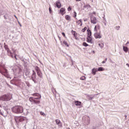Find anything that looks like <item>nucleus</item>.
I'll list each match as a JSON object with an SVG mask.
<instances>
[{
    "mask_svg": "<svg viewBox=\"0 0 129 129\" xmlns=\"http://www.w3.org/2000/svg\"><path fill=\"white\" fill-rule=\"evenodd\" d=\"M11 68H12L13 73L16 76H18V75H20L22 73V68L19 64H17L14 66V67H11Z\"/></svg>",
    "mask_w": 129,
    "mask_h": 129,
    "instance_id": "f257e3e1",
    "label": "nucleus"
},
{
    "mask_svg": "<svg viewBox=\"0 0 129 129\" xmlns=\"http://www.w3.org/2000/svg\"><path fill=\"white\" fill-rule=\"evenodd\" d=\"M12 111L14 113H23L24 112V108L21 105H16L12 108Z\"/></svg>",
    "mask_w": 129,
    "mask_h": 129,
    "instance_id": "f03ea898",
    "label": "nucleus"
},
{
    "mask_svg": "<svg viewBox=\"0 0 129 129\" xmlns=\"http://www.w3.org/2000/svg\"><path fill=\"white\" fill-rule=\"evenodd\" d=\"M1 100L2 101H10L12 98H11V95L9 94H5L1 97Z\"/></svg>",
    "mask_w": 129,
    "mask_h": 129,
    "instance_id": "7ed1b4c3",
    "label": "nucleus"
},
{
    "mask_svg": "<svg viewBox=\"0 0 129 129\" xmlns=\"http://www.w3.org/2000/svg\"><path fill=\"white\" fill-rule=\"evenodd\" d=\"M4 48L7 52L8 55L10 56L11 58H14V54L10 50V48H9V46H8V45L6 44V43H5Z\"/></svg>",
    "mask_w": 129,
    "mask_h": 129,
    "instance_id": "20e7f679",
    "label": "nucleus"
},
{
    "mask_svg": "<svg viewBox=\"0 0 129 129\" xmlns=\"http://www.w3.org/2000/svg\"><path fill=\"white\" fill-rule=\"evenodd\" d=\"M30 79H32L34 83H37V75H36V72H35V71L33 70L32 71V74L30 77Z\"/></svg>",
    "mask_w": 129,
    "mask_h": 129,
    "instance_id": "39448f33",
    "label": "nucleus"
},
{
    "mask_svg": "<svg viewBox=\"0 0 129 129\" xmlns=\"http://www.w3.org/2000/svg\"><path fill=\"white\" fill-rule=\"evenodd\" d=\"M94 36L95 39H101V38H102V35H101V33H100V31L99 32H95Z\"/></svg>",
    "mask_w": 129,
    "mask_h": 129,
    "instance_id": "423d86ee",
    "label": "nucleus"
},
{
    "mask_svg": "<svg viewBox=\"0 0 129 129\" xmlns=\"http://www.w3.org/2000/svg\"><path fill=\"white\" fill-rule=\"evenodd\" d=\"M91 22L92 24H96V23H97V19H96V17L94 16H91Z\"/></svg>",
    "mask_w": 129,
    "mask_h": 129,
    "instance_id": "0eeeda50",
    "label": "nucleus"
},
{
    "mask_svg": "<svg viewBox=\"0 0 129 129\" xmlns=\"http://www.w3.org/2000/svg\"><path fill=\"white\" fill-rule=\"evenodd\" d=\"M56 124H57L58 127H62V122L59 119H56L55 120Z\"/></svg>",
    "mask_w": 129,
    "mask_h": 129,
    "instance_id": "6e6552de",
    "label": "nucleus"
},
{
    "mask_svg": "<svg viewBox=\"0 0 129 129\" xmlns=\"http://www.w3.org/2000/svg\"><path fill=\"white\" fill-rule=\"evenodd\" d=\"M1 74L5 76V77H8V70L4 69V71L1 72Z\"/></svg>",
    "mask_w": 129,
    "mask_h": 129,
    "instance_id": "1a4fd4ad",
    "label": "nucleus"
},
{
    "mask_svg": "<svg viewBox=\"0 0 129 129\" xmlns=\"http://www.w3.org/2000/svg\"><path fill=\"white\" fill-rule=\"evenodd\" d=\"M87 42H88V43H90L91 44H93V41H92V37H91V36H87Z\"/></svg>",
    "mask_w": 129,
    "mask_h": 129,
    "instance_id": "9d476101",
    "label": "nucleus"
},
{
    "mask_svg": "<svg viewBox=\"0 0 129 129\" xmlns=\"http://www.w3.org/2000/svg\"><path fill=\"white\" fill-rule=\"evenodd\" d=\"M20 116H15L14 119L16 122V123H20Z\"/></svg>",
    "mask_w": 129,
    "mask_h": 129,
    "instance_id": "9b49d317",
    "label": "nucleus"
},
{
    "mask_svg": "<svg viewBox=\"0 0 129 129\" xmlns=\"http://www.w3.org/2000/svg\"><path fill=\"white\" fill-rule=\"evenodd\" d=\"M55 6L58 9H60V8H61V3H60V1H56Z\"/></svg>",
    "mask_w": 129,
    "mask_h": 129,
    "instance_id": "f8f14e48",
    "label": "nucleus"
},
{
    "mask_svg": "<svg viewBox=\"0 0 129 129\" xmlns=\"http://www.w3.org/2000/svg\"><path fill=\"white\" fill-rule=\"evenodd\" d=\"M76 23L77 24H78V26H80V27H81V26H82L83 25L82 20L81 19L79 20V21H77Z\"/></svg>",
    "mask_w": 129,
    "mask_h": 129,
    "instance_id": "ddd939ff",
    "label": "nucleus"
},
{
    "mask_svg": "<svg viewBox=\"0 0 129 129\" xmlns=\"http://www.w3.org/2000/svg\"><path fill=\"white\" fill-rule=\"evenodd\" d=\"M81 103H82L81 102L79 101H75V105H76L77 106L81 105Z\"/></svg>",
    "mask_w": 129,
    "mask_h": 129,
    "instance_id": "4468645a",
    "label": "nucleus"
},
{
    "mask_svg": "<svg viewBox=\"0 0 129 129\" xmlns=\"http://www.w3.org/2000/svg\"><path fill=\"white\" fill-rule=\"evenodd\" d=\"M97 69H93L92 70V74H93V75H95V74H96V72H97Z\"/></svg>",
    "mask_w": 129,
    "mask_h": 129,
    "instance_id": "2eb2a0df",
    "label": "nucleus"
},
{
    "mask_svg": "<svg viewBox=\"0 0 129 129\" xmlns=\"http://www.w3.org/2000/svg\"><path fill=\"white\" fill-rule=\"evenodd\" d=\"M65 19L66 20H67V21H69V22H70V21H71V16L69 15H66L65 17Z\"/></svg>",
    "mask_w": 129,
    "mask_h": 129,
    "instance_id": "dca6fc26",
    "label": "nucleus"
},
{
    "mask_svg": "<svg viewBox=\"0 0 129 129\" xmlns=\"http://www.w3.org/2000/svg\"><path fill=\"white\" fill-rule=\"evenodd\" d=\"M26 75L28 77H30L32 75V72L30 71H27L26 72Z\"/></svg>",
    "mask_w": 129,
    "mask_h": 129,
    "instance_id": "f3484780",
    "label": "nucleus"
},
{
    "mask_svg": "<svg viewBox=\"0 0 129 129\" xmlns=\"http://www.w3.org/2000/svg\"><path fill=\"white\" fill-rule=\"evenodd\" d=\"M123 50L124 52L127 53V52L128 51V48L126 46H123Z\"/></svg>",
    "mask_w": 129,
    "mask_h": 129,
    "instance_id": "a211bd4d",
    "label": "nucleus"
},
{
    "mask_svg": "<svg viewBox=\"0 0 129 129\" xmlns=\"http://www.w3.org/2000/svg\"><path fill=\"white\" fill-rule=\"evenodd\" d=\"M97 71H99V72H102V71H104V70H105L104 69V68H102V67H99V68L97 69Z\"/></svg>",
    "mask_w": 129,
    "mask_h": 129,
    "instance_id": "6ab92c4d",
    "label": "nucleus"
},
{
    "mask_svg": "<svg viewBox=\"0 0 129 129\" xmlns=\"http://www.w3.org/2000/svg\"><path fill=\"white\" fill-rule=\"evenodd\" d=\"M87 97L88 98V99L89 100H92V99H93V98H94V96H92V95H88Z\"/></svg>",
    "mask_w": 129,
    "mask_h": 129,
    "instance_id": "aec40b11",
    "label": "nucleus"
},
{
    "mask_svg": "<svg viewBox=\"0 0 129 129\" xmlns=\"http://www.w3.org/2000/svg\"><path fill=\"white\" fill-rule=\"evenodd\" d=\"M25 119H26V117H23V116H20V122H22L24 121V120H25Z\"/></svg>",
    "mask_w": 129,
    "mask_h": 129,
    "instance_id": "412c9836",
    "label": "nucleus"
},
{
    "mask_svg": "<svg viewBox=\"0 0 129 129\" xmlns=\"http://www.w3.org/2000/svg\"><path fill=\"white\" fill-rule=\"evenodd\" d=\"M64 12H65V8H61L60 10V13L61 15H64V14H63V13H64Z\"/></svg>",
    "mask_w": 129,
    "mask_h": 129,
    "instance_id": "4be33fe9",
    "label": "nucleus"
},
{
    "mask_svg": "<svg viewBox=\"0 0 129 129\" xmlns=\"http://www.w3.org/2000/svg\"><path fill=\"white\" fill-rule=\"evenodd\" d=\"M36 73L39 77H42V73L41 72V71L37 72Z\"/></svg>",
    "mask_w": 129,
    "mask_h": 129,
    "instance_id": "5701e85b",
    "label": "nucleus"
},
{
    "mask_svg": "<svg viewBox=\"0 0 129 129\" xmlns=\"http://www.w3.org/2000/svg\"><path fill=\"white\" fill-rule=\"evenodd\" d=\"M87 32H88V36L87 37H91V31H90V30H87Z\"/></svg>",
    "mask_w": 129,
    "mask_h": 129,
    "instance_id": "b1692460",
    "label": "nucleus"
},
{
    "mask_svg": "<svg viewBox=\"0 0 129 129\" xmlns=\"http://www.w3.org/2000/svg\"><path fill=\"white\" fill-rule=\"evenodd\" d=\"M40 102L39 100H34L33 103H35V104H39Z\"/></svg>",
    "mask_w": 129,
    "mask_h": 129,
    "instance_id": "393cba45",
    "label": "nucleus"
},
{
    "mask_svg": "<svg viewBox=\"0 0 129 129\" xmlns=\"http://www.w3.org/2000/svg\"><path fill=\"white\" fill-rule=\"evenodd\" d=\"M35 71L36 72H38L39 71H40L41 70H40V68L38 66H36L35 67Z\"/></svg>",
    "mask_w": 129,
    "mask_h": 129,
    "instance_id": "a878e982",
    "label": "nucleus"
},
{
    "mask_svg": "<svg viewBox=\"0 0 129 129\" xmlns=\"http://www.w3.org/2000/svg\"><path fill=\"white\" fill-rule=\"evenodd\" d=\"M34 100H35V99H34V97L29 98V101H30L31 102L34 103Z\"/></svg>",
    "mask_w": 129,
    "mask_h": 129,
    "instance_id": "bb28decb",
    "label": "nucleus"
},
{
    "mask_svg": "<svg viewBox=\"0 0 129 129\" xmlns=\"http://www.w3.org/2000/svg\"><path fill=\"white\" fill-rule=\"evenodd\" d=\"M33 96H37V97L41 96V95H40V94H39L38 93H34L33 94Z\"/></svg>",
    "mask_w": 129,
    "mask_h": 129,
    "instance_id": "cd10ccee",
    "label": "nucleus"
},
{
    "mask_svg": "<svg viewBox=\"0 0 129 129\" xmlns=\"http://www.w3.org/2000/svg\"><path fill=\"white\" fill-rule=\"evenodd\" d=\"M63 44L64 45H65V46H67V47H69V45L68 44V43H67V42H66V41H63Z\"/></svg>",
    "mask_w": 129,
    "mask_h": 129,
    "instance_id": "c85d7f7f",
    "label": "nucleus"
},
{
    "mask_svg": "<svg viewBox=\"0 0 129 129\" xmlns=\"http://www.w3.org/2000/svg\"><path fill=\"white\" fill-rule=\"evenodd\" d=\"M99 46L100 47L101 49H102L104 46V44H103V43H99Z\"/></svg>",
    "mask_w": 129,
    "mask_h": 129,
    "instance_id": "c756f323",
    "label": "nucleus"
},
{
    "mask_svg": "<svg viewBox=\"0 0 129 129\" xmlns=\"http://www.w3.org/2000/svg\"><path fill=\"white\" fill-rule=\"evenodd\" d=\"M34 100H39V99H40L41 98V96H38L37 97H33Z\"/></svg>",
    "mask_w": 129,
    "mask_h": 129,
    "instance_id": "7c9ffc66",
    "label": "nucleus"
},
{
    "mask_svg": "<svg viewBox=\"0 0 129 129\" xmlns=\"http://www.w3.org/2000/svg\"><path fill=\"white\" fill-rule=\"evenodd\" d=\"M83 46H84V47H87L88 46H89V45H88L86 42H83Z\"/></svg>",
    "mask_w": 129,
    "mask_h": 129,
    "instance_id": "2f4dec72",
    "label": "nucleus"
},
{
    "mask_svg": "<svg viewBox=\"0 0 129 129\" xmlns=\"http://www.w3.org/2000/svg\"><path fill=\"white\" fill-rule=\"evenodd\" d=\"M97 26H95L94 29V31L95 32V33L98 32H97Z\"/></svg>",
    "mask_w": 129,
    "mask_h": 129,
    "instance_id": "473e14b6",
    "label": "nucleus"
},
{
    "mask_svg": "<svg viewBox=\"0 0 129 129\" xmlns=\"http://www.w3.org/2000/svg\"><path fill=\"white\" fill-rule=\"evenodd\" d=\"M85 79H86V78L85 77V76H83L80 78L81 80H85Z\"/></svg>",
    "mask_w": 129,
    "mask_h": 129,
    "instance_id": "72a5a7b5",
    "label": "nucleus"
},
{
    "mask_svg": "<svg viewBox=\"0 0 129 129\" xmlns=\"http://www.w3.org/2000/svg\"><path fill=\"white\" fill-rule=\"evenodd\" d=\"M87 30V27H84V29H82V32H83V33H84V32H85V31Z\"/></svg>",
    "mask_w": 129,
    "mask_h": 129,
    "instance_id": "f704fd0d",
    "label": "nucleus"
},
{
    "mask_svg": "<svg viewBox=\"0 0 129 129\" xmlns=\"http://www.w3.org/2000/svg\"><path fill=\"white\" fill-rule=\"evenodd\" d=\"M85 8H87L88 9H90V5H89V4H87L86 6H85Z\"/></svg>",
    "mask_w": 129,
    "mask_h": 129,
    "instance_id": "c9c22d12",
    "label": "nucleus"
},
{
    "mask_svg": "<svg viewBox=\"0 0 129 129\" xmlns=\"http://www.w3.org/2000/svg\"><path fill=\"white\" fill-rule=\"evenodd\" d=\"M77 17V13H76V12H74V18H76Z\"/></svg>",
    "mask_w": 129,
    "mask_h": 129,
    "instance_id": "e433bc0d",
    "label": "nucleus"
},
{
    "mask_svg": "<svg viewBox=\"0 0 129 129\" xmlns=\"http://www.w3.org/2000/svg\"><path fill=\"white\" fill-rule=\"evenodd\" d=\"M16 51H17V50L14 49V48H12V51L13 52V54L14 55H15V54H16Z\"/></svg>",
    "mask_w": 129,
    "mask_h": 129,
    "instance_id": "4c0bfd02",
    "label": "nucleus"
},
{
    "mask_svg": "<svg viewBox=\"0 0 129 129\" xmlns=\"http://www.w3.org/2000/svg\"><path fill=\"white\" fill-rule=\"evenodd\" d=\"M96 26H97V29H98V30H100V25H96Z\"/></svg>",
    "mask_w": 129,
    "mask_h": 129,
    "instance_id": "58836bf2",
    "label": "nucleus"
},
{
    "mask_svg": "<svg viewBox=\"0 0 129 129\" xmlns=\"http://www.w3.org/2000/svg\"><path fill=\"white\" fill-rule=\"evenodd\" d=\"M40 114L41 115H43V116H45V113H44V112H43L42 111L40 112Z\"/></svg>",
    "mask_w": 129,
    "mask_h": 129,
    "instance_id": "ea45409f",
    "label": "nucleus"
},
{
    "mask_svg": "<svg viewBox=\"0 0 129 129\" xmlns=\"http://www.w3.org/2000/svg\"><path fill=\"white\" fill-rule=\"evenodd\" d=\"M71 10H72V8H71L70 7H69V8H68V12H70Z\"/></svg>",
    "mask_w": 129,
    "mask_h": 129,
    "instance_id": "a19ab883",
    "label": "nucleus"
},
{
    "mask_svg": "<svg viewBox=\"0 0 129 129\" xmlns=\"http://www.w3.org/2000/svg\"><path fill=\"white\" fill-rule=\"evenodd\" d=\"M0 114L1 115H4V112L2 111L1 109H0Z\"/></svg>",
    "mask_w": 129,
    "mask_h": 129,
    "instance_id": "79ce46f5",
    "label": "nucleus"
},
{
    "mask_svg": "<svg viewBox=\"0 0 129 129\" xmlns=\"http://www.w3.org/2000/svg\"><path fill=\"white\" fill-rule=\"evenodd\" d=\"M120 28V26H116L115 29H116V30H117V31H118V30H119Z\"/></svg>",
    "mask_w": 129,
    "mask_h": 129,
    "instance_id": "37998d69",
    "label": "nucleus"
},
{
    "mask_svg": "<svg viewBox=\"0 0 129 129\" xmlns=\"http://www.w3.org/2000/svg\"><path fill=\"white\" fill-rule=\"evenodd\" d=\"M14 55V58H15L16 60H18V58H17V54L15 53Z\"/></svg>",
    "mask_w": 129,
    "mask_h": 129,
    "instance_id": "c03bdc74",
    "label": "nucleus"
},
{
    "mask_svg": "<svg viewBox=\"0 0 129 129\" xmlns=\"http://www.w3.org/2000/svg\"><path fill=\"white\" fill-rule=\"evenodd\" d=\"M49 11L50 14H51V12H52V10L51 9V7H49Z\"/></svg>",
    "mask_w": 129,
    "mask_h": 129,
    "instance_id": "a18cd8bd",
    "label": "nucleus"
},
{
    "mask_svg": "<svg viewBox=\"0 0 129 129\" xmlns=\"http://www.w3.org/2000/svg\"><path fill=\"white\" fill-rule=\"evenodd\" d=\"M52 92L53 94H55V92H56V90L55 89L52 90Z\"/></svg>",
    "mask_w": 129,
    "mask_h": 129,
    "instance_id": "49530a36",
    "label": "nucleus"
},
{
    "mask_svg": "<svg viewBox=\"0 0 129 129\" xmlns=\"http://www.w3.org/2000/svg\"><path fill=\"white\" fill-rule=\"evenodd\" d=\"M23 62H24V63L25 64V65L27 64V61H25L24 60H23Z\"/></svg>",
    "mask_w": 129,
    "mask_h": 129,
    "instance_id": "de8ad7c7",
    "label": "nucleus"
},
{
    "mask_svg": "<svg viewBox=\"0 0 129 129\" xmlns=\"http://www.w3.org/2000/svg\"><path fill=\"white\" fill-rule=\"evenodd\" d=\"M62 35L63 36V37H65V33L64 32L62 33Z\"/></svg>",
    "mask_w": 129,
    "mask_h": 129,
    "instance_id": "09e8293b",
    "label": "nucleus"
},
{
    "mask_svg": "<svg viewBox=\"0 0 129 129\" xmlns=\"http://www.w3.org/2000/svg\"><path fill=\"white\" fill-rule=\"evenodd\" d=\"M105 62H106V61H105V60L103 61L102 62V64H104V63H105Z\"/></svg>",
    "mask_w": 129,
    "mask_h": 129,
    "instance_id": "8fccbe9b",
    "label": "nucleus"
},
{
    "mask_svg": "<svg viewBox=\"0 0 129 129\" xmlns=\"http://www.w3.org/2000/svg\"><path fill=\"white\" fill-rule=\"evenodd\" d=\"M103 24H104V25L105 26H106V22H103Z\"/></svg>",
    "mask_w": 129,
    "mask_h": 129,
    "instance_id": "3c124183",
    "label": "nucleus"
},
{
    "mask_svg": "<svg viewBox=\"0 0 129 129\" xmlns=\"http://www.w3.org/2000/svg\"><path fill=\"white\" fill-rule=\"evenodd\" d=\"M3 47V45H2V43H0V48H2Z\"/></svg>",
    "mask_w": 129,
    "mask_h": 129,
    "instance_id": "603ef678",
    "label": "nucleus"
},
{
    "mask_svg": "<svg viewBox=\"0 0 129 129\" xmlns=\"http://www.w3.org/2000/svg\"><path fill=\"white\" fill-rule=\"evenodd\" d=\"M96 13L95 12H94L93 13V15H96Z\"/></svg>",
    "mask_w": 129,
    "mask_h": 129,
    "instance_id": "864d4df0",
    "label": "nucleus"
},
{
    "mask_svg": "<svg viewBox=\"0 0 129 129\" xmlns=\"http://www.w3.org/2000/svg\"><path fill=\"white\" fill-rule=\"evenodd\" d=\"M14 17L16 18V19H17V20H18V17H17L16 15H14Z\"/></svg>",
    "mask_w": 129,
    "mask_h": 129,
    "instance_id": "5fc2aeb1",
    "label": "nucleus"
},
{
    "mask_svg": "<svg viewBox=\"0 0 129 129\" xmlns=\"http://www.w3.org/2000/svg\"><path fill=\"white\" fill-rule=\"evenodd\" d=\"M105 62H106V61H107V58H106L105 59Z\"/></svg>",
    "mask_w": 129,
    "mask_h": 129,
    "instance_id": "6e6d98bb",
    "label": "nucleus"
},
{
    "mask_svg": "<svg viewBox=\"0 0 129 129\" xmlns=\"http://www.w3.org/2000/svg\"><path fill=\"white\" fill-rule=\"evenodd\" d=\"M18 23H19V24L20 27H22V25H21V23H20V22H18Z\"/></svg>",
    "mask_w": 129,
    "mask_h": 129,
    "instance_id": "4d7b16f0",
    "label": "nucleus"
},
{
    "mask_svg": "<svg viewBox=\"0 0 129 129\" xmlns=\"http://www.w3.org/2000/svg\"><path fill=\"white\" fill-rule=\"evenodd\" d=\"M126 66H127L128 67H129V64H128V63H126Z\"/></svg>",
    "mask_w": 129,
    "mask_h": 129,
    "instance_id": "13d9d810",
    "label": "nucleus"
},
{
    "mask_svg": "<svg viewBox=\"0 0 129 129\" xmlns=\"http://www.w3.org/2000/svg\"><path fill=\"white\" fill-rule=\"evenodd\" d=\"M128 44H129V41H127L126 43V45H128Z\"/></svg>",
    "mask_w": 129,
    "mask_h": 129,
    "instance_id": "bf43d9fd",
    "label": "nucleus"
},
{
    "mask_svg": "<svg viewBox=\"0 0 129 129\" xmlns=\"http://www.w3.org/2000/svg\"><path fill=\"white\" fill-rule=\"evenodd\" d=\"M86 21H87V19H84V22H86Z\"/></svg>",
    "mask_w": 129,
    "mask_h": 129,
    "instance_id": "052dcab7",
    "label": "nucleus"
},
{
    "mask_svg": "<svg viewBox=\"0 0 129 129\" xmlns=\"http://www.w3.org/2000/svg\"><path fill=\"white\" fill-rule=\"evenodd\" d=\"M4 18L5 19H6V20H7V18L6 17V16H4Z\"/></svg>",
    "mask_w": 129,
    "mask_h": 129,
    "instance_id": "680f3d73",
    "label": "nucleus"
},
{
    "mask_svg": "<svg viewBox=\"0 0 129 129\" xmlns=\"http://www.w3.org/2000/svg\"><path fill=\"white\" fill-rule=\"evenodd\" d=\"M58 38H59V39L60 40H61V37H58Z\"/></svg>",
    "mask_w": 129,
    "mask_h": 129,
    "instance_id": "e2e57ef3",
    "label": "nucleus"
},
{
    "mask_svg": "<svg viewBox=\"0 0 129 129\" xmlns=\"http://www.w3.org/2000/svg\"><path fill=\"white\" fill-rule=\"evenodd\" d=\"M104 20H105V22H106V20L105 19V18H103Z\"/></svg>",
    "mask_w": 129,
    "mask_h": 129,
    "instance_id": "0e129e2a",
    "label": "nucleus"
},
{
    "mask_svg": "<svg viewBox=\"0 0 129 129\" xmlns=\"http://www.w3.org/2000/svg\"><path fill=\"white\" fill-rule=\"evenodd\" d=\"M77 2H80V0H76Z\"/></svg>",
    "mask_w": 129,
    "mask_h": 129,
    "instance_id": "69168bd1",
    "label": "nucleus"
},
{
    "mask_svg": "<svg viewBox=\"0 0 129 129\" xmlns=\"http://www.w3.org/2000/svg\"><path fill=\"white\" fill-rule=\"evenodd\" d=\"M2 71L0 70V73H2Z\"/></svg>",
    "mask_w": 129,
    "mask_h": 129,
    "instance_id": "338daca9",
    "label": "nucleus"
},
{
    "mask_svg": "<svg viewBox=\"0 0 129 129\" xmlns=\"http://www.w3.org/2000/svg\"><path fill=\"white\" fill-rule=\"evenodd\" d=\"M116 129H120V128H116Z\"/></svg>",
    "mask_w": 129,
    "mask_h": 129,
    "instance_id": "774afa93",
    "label": "nucleus"
}]
</instances>
